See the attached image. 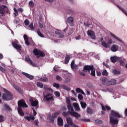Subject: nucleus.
Instances as JSON below:
<instances>
[{
  "label": "nucleus",
  "mask_w": 127,
  "mask_h": 127,
  "mask_svg": "<svg viewBox=\"0 0 127 127\" xmlns=\"http://www.w3.org/2000/svg\"><path fill=\"white\" fill-rule=\"evenodd\" d=\"M66 103L67 104V109L68 110V113L72 116V117H74L76 119H79V118H81V115L79 114V113L75 112L73 107L71 106V103L70 101V99L69 98H66Z\"/></svg>",
  "instance_id": "obj_1"
},
{
  "label": "nucleus",
  "mask_w": 127,
  "mask_h": 127,
  "mask_svg": "<svg viewBox=\"0 0 127 127\" xmlns=\"http://www.w3.org/2000/svg\"><path fill=\"white\" fill-rule=\"evenodd\" d=\"M83 71H85L86 72H89V73H90V71H91V76H93L94 77L96 76V71L93 65H85L83 68Z\"/></svg>",
  "instance_id": "obj_2"
},
{
  "label": "nucleus",
  "mask_w": 127,
  "mask_h": 127,
  "mask_svg": "<svg viewBox=\"0 0 127 127\" xmlns=\"http://www.w3.org/2000/svg\"><path fill=\"white\" fill-rule=\"evenodd\" d=\"M3 91L4 93H6V94H4L2 96L3 100H5V101H10V100L13 99L12 94L9 91H7L5 89H4Z\"/></svg>",
  "instance_id": "obj_3"
},
{
  "label": "nucleus",
  "mask_w": 127,
  "mask_h": 127,
  "mask_svg": "<svg viewBox=\"0 0 127 127\" xmlns=\"http://www.w3.org/2000/svg\"><path fill=\"white\" fill-rule=\"evenodd\" d=\"M12 45L14 48L18 50V51L21 50V46L18 44L17 40H15L14 41L12 42Z\"/></svg>",
  "instance_id": "obj_4"
},
{
  "label": "nucleus",
  "mask_w": 127,
  "mask_h": 127,
  "mask_svg": "<svg viewBox=\"0 0 127 127\" xmlns=\"http://www.w3.org/2000/svg\"><path fill=\"white\" fill-rule=\"evenodd\" d=\"M33 53L35 54V55H36V56H37V58H39L40 56L41 57H43V56L45 55L44 53L37 49L34 50Z\"/></svg>",
  "instance_id": "obj_5"
},
{
  "label": "nucleus",
  "mask_w": 127,
  "mask_h": 127,
  "mask_svg": "<svg viewBox=\"0 0 127 127\" xmlns=\"http://www.w3.org/2000/svg\"><path fill=\"white\" fill-rule=\"evenodd\" d=\"M18 108H28V106L25 103V101L23 100H21L18 101Z\"/></svg>",
  "instance_id": "obj_6"
},
{
  "label": "nucleus",
  "mask_w": 127,
  "mask_h": 127,
  "mask_svg": "<svg viewBox=\"0 0 127 127\" xmlns=\"http://www.w3.org/2000/svg\"><path fill=\"white\" fill-rule=\"evenodd\" d=\"M30 102L31 106L33 107H36L37 109H38V101L34 100V99L32 97L30 98Z\"/></svg>",
  "instance_id": "obj_7"
},
{
  "label": "nucleus",
  "mask_w": 127,
  "mask_h": 127,
  "mask_svg": "<svg viewBox=\"0 0 127 127\" xmlns=\"http://www.w3.org/2000/svg\"><path fill=\"white\" fill-rule=\"evenodd\" d=\"M87 35L90 37L91 39H96V35H95V32L94 31L89 30L87 31Z\"/></svg>",
  "instance_id": "obj_8"
},
{
  "label": "nucleus",
  "mask_w": 127,
  "mask_h": 127,
  "mask_svg": "<svg viewBox=\"0 0 127 127\" xmlns=\"http://www.w3.org/2000/svg\"><path fill=\"white\" fill-rule=\"evenodd\" d=\"M112 43H113V41L112 40H109L108 43H106L105 41L102 42L101 45L104 47H105V48H109V47H110V45L112 44Z\"/></svg>",
  "instance_id": "obj_9"
},
{
  "label": "nucleus",
  "mask_w": 127,
  "mask_h": 127,
  "mask_svg": "<svg viewBox=\"0 0 127 127\" xmlns=\"http://www.w3.org/2000/svg\"><path fill=\"white\" fill-rule=\"evenodd\" d=\"M6 8V6L5 5H0V16H3L4 15V10Z\"/></svg>",
  "instance_id": "obj_10"
},
{
  "label": "nucleus",
  "mask_w": 127,
  "mask_h": 127,
  "mask_svg": "<svg viewBox=\"0 0 127 127\" xmlns=\"http://www.w3.org/2000/svg\"><path fill=\"white\" fill-rule=\"evenodd\" d=\"M25 61H26V62H29V64L30 65H32V66H33V67H36V64L32 62V60H31V59H30V58H29V57H27L25 58Z\"/></svg>",
  "instance_id": "obj_11"
},
{
  "label": "nucleus",
  "mask_w": 127,
  "mask_h": 127,
  "mask_svg": "<svg viewBox=\"0 0 127 127\" xmlns=\"http://www.w3.org/2000/svg\"><path fill=\"white\" fill-rule=\"evenodd\" d=\"M110 123H111L112 125H116V124L119 123V120L117 119H114L112 116H110Z\"/></svg>",
  "instance_id": "obj_12"
},
{
  "label": "nucleus",
  "mask_w": 127,
  "mask_h": 127,
  "mask_svg": "<svg viewBox=\"0 0 127 127\" xmlns=\"http://www.w3.org/2000/svg\"><path fill=\"white\" fill-rule=\"evenodd\" d=\"M111 116H114L115 117H117V118H123V116L120 115L119 113L116 112L115 111H111Z\"/></svg>",
  "instance_id": "obj_13"
},
{
  "label": "nucleus",
  "mask_w": 127,
  "mask_h": 127,
  "mask_svg": "<svg viewBox=\"0 0 127 127\" xmlns=\"http://www.w3.org/2000/svg\"><path fill=\"white\" fill-rule=\"evenodd\" d=\"M70 66H71V69H74V70H77V69H78V66H77V65L75 64V61H72L71 63L70 64Z\"/></svg>",
  "instance_id": "obj_14"
},
{
  "label": "nucleus",
  "mask_w": 127,
  "mask_h": 127,
  "mask_svg": "<svg viewBox=\"0 0 127 127\" xmlns=\"http://www.w3.org/2000/svg\"><path fill=\"white\" fill-rule=\"evenodd\" d=\"M44 98L46 101H49V100H52V99H53V97L51 95V94L49 93L45 96Z\"/></svg>",
  "instance_id": "obj_15"
},
{
  "label": "nucleus",
  "mask_w": 127,
  "mask_h": 127,
  "mask_svg": "<svg viewBox=\"0 0 127 127\" xmlns=\"http://www.w3.org/2000/svg\"><path fill=\"white\" fill-rule=\"evenodd\" d=\"M22 74L26 76L27 78H28V79H29L30 80H33V79H34V77L29 74L25 72H23Z\"/></svg>",
  "instance_id": "obj_16"
},
{
  "label": "nucleus",
  "mask_w": 127,
  "mask_h": 127,
  "mask_svg": "<svg viewBox=\"0 0 127 127\" xmlns=\"http://www.w3.org/2000/svg\"><path fill=\"white\" fill-rule=\"evenodd\" d=\"M73 106L75 108V110L77 111H80V107L79 106V104L77 103H73Z\"/></svg>",
  "instance_id": "obj_17"
},
{
  "label": "nucleus",
  "mask_w": 127,
  "mask_h": 127,
  "mask_svg": "<svg viewBox=\"0 0 127 127\" xmlns=\"http://www.w3.org/2000/svg\"><path fill=\"white\" fill-rule=\"evenodd\" d=\"M58 125L61 127L63 126V119L61 117H59L58 118Z\"/></svg>",
  "instance_id": "obj_18"
},
{
  "label": "nucleus",
  "mask_w": 127,
  "mask_h": 127,
  "mask_svg": "<svg viewBox=\"0 0 127 127\" xmlns=\"http://www.w3.org/2000/svg\"><path fill=\"white\" fill-rule=\"evenodd\" d=\"M119 49V46L118 45H114L112 47H111V50L113 52H116L118 51Z\"/></svg>",
  "instance_id": "obj_19"
},
{
  "label": "nucleus",
  "mask_w": 127,
  "mask_h": 127,
  "mask_svg": "<svg viewBox=\"0 0 127 127\" xmlns=\"http://www.w3.org/2000/svg\"><path fill=\"white\" fill-rule=\"evenodd\" d=\"M116 83L117 80H116L115 79H112L111 80L108 81L107 85H108V86H110L111 85H115Z\"/></svg>",
  "instance_id": "obj_20"
},
{
  "label": "nucleus",
  "mask_w": 127,
  "mask_h": 127,
  "mask_svg": "<svg viewBox=\"0 0 127 127\" xmlns=\"http://www.w3.org/2000/svg\"><path fill=\"white\" fill-rule=\"evenodd\" d=\"M24 118L26 119L27 121H34L35 118H34V116H26L24 117Z\"/></svg>",
  "instance_id": "obj_21"
},
{
  "label": "nucleus",
  "mask_w": 127,
  "mask_h": 127,
  "mask_svg": "<svg viewBox=\"0 0 127 127\" xmlns=\"http://www.w3.org/2000/svg\"><path fill=\"white\" fill-rule=\"evenodd\" d=\"M60 114V112H57L54 114L53 116L52 117V119L50 118V120H51V122H54V119H55V118H57L58 115H59Z\"/></svg>",
  "instance_id": "obj_22"
},
{
  "label": "nucleus",
  "mask_w": 127,
  "mask_h": 127,
  "mask_svg": "<svg viewBox=\"0 0 127 127\" xmlns=\"http://www.w3.org/2000/svg\"><path fill=\"white\" fill-rule=\"evenodd\" d=\"M24 39L25 40V42L27 45H29L30 43L28 41V37H27V35L24 34L23 36Z\"/></svg>",
  "instance_id": "obj_23"
},
{
  "label": "nucleus",
  "mask_w": 127,
  "mask_h": 127,
  "mask_svg": "<svg viewBox=\"0 0 127 127\" xmlns=\"http://www.w3.org/2000/svg\"><path fill=\"white\" fill-rule=\"evenodd\" d=\"M18 113L20 114V116H22V117L24 116V113H23L21 107H18Z\"/></svg>",
  "instance_id": "obj_24"
},
{
  "label": "nucleus",
  "mask_w": 127,
  "mask_h": 127,
  "mask_svg": "<svg viewBox=\"0 0 127 127\" xmlns=\"http://www.w3.org/2000/svg\"><path fill=\"white\" fill-rule=\"evenodd\" d=\"M66 122L68 125L71 126L73 124V121H72V118L70 117L66 118Z\"/></svg>",
  "instance_id": "obj_25"
},
{
  "label": "nucleus",
  "mask_w": 127,
  "mask_h": 127,
  "mask_svg": "<svg viewBox=\"0 0 127 127\" xmlns=\"http://www.w3.org/2000/svg\"><path fill=\"white\" fill-rule=\"evenodd\" d=\"M119 59H120L117 57H112L111 58V62H112L113 63H115Z\"/></svg>",
  "instance_id": "obj_26"
},
{
  "label": "nucleus",
  "mask_w": 127,
  "mask_h": 127,
  "mask_svg": "<svg viewBox=\"0 0 127 127\" xmlns=\"http://www.w3.org/2000/svg\"><path fill=\"white\" fill-rule=\"evenodd\" d=\"M44 89L46 91H49V92H51L52 93H53V90L51 89V88L49 87L47 85H44Z\"/></svg>",
  "instance_id": "obj_27"
},
{
  "label": "nucleus",
  "mask_w": 127,
  "mask_h": 127,
  "mask_svg": "<svg viewBox=\"0 0 127 127\" xmlns=\"http://www.w3.org/2000/svg\"><path fill=\"white\" fill-rule=\"evenodd\" d=\"M80 105L81 106V108H82V109H85V108L87 107V104H86V103L84 102H80Z\"/></svg>",
  "instance_id": "obj_28"
},
{
  "label": "nucleus",
  "mask_w": 127,
  "mask_h": 127,
  "mask_svg": "<svg viewBox=\"0 0 127 127\" xmlns=\"http://www.w3.org/2000/svg\"><path fill=\"white\" fill-rule=\"evenodd\" d=\"M65 61L64 62L65 64H68L69 63V61L70 60V57L69 56H66L65 57Z\"/></svg>",
  "instance_id": "obj_29"
},
{
  "label": "nucleus",
  "mask_w": 127,
  "mask_h": 127,
  "mask_svg": "<svg viewBox=\"0 0 127 127\" xmlns=\"http://www.w3.org/2000/svg\"><path fill=\"white\" fill-rule=\"evenodd\" d=\"M102 83L103 85H105L106 84V83L107 82V84H108V79H107V78H105V77H103L102 79Z\"/></svg>",
  "instance_id": "obj_30"
},
{
  "label": "nucleus",
  "mask_w": 127,
  "mask_h": 127,
  "mask_svg": "<svg viewBox=\"0 0 127 127\" xmlns=\"http://www.w3.org/2000/svg\"><path fill=\"white\" fill-rule=\"evenodd\" d=\"M87 112L88 113V114L92 115V114H93V110L90 107H87Z\"/></svg>",
  "instance_id": "obj_31"
},
{
  "label": "nucleus",
  "mask_w": 127,
  "mask_h": 127,
  "mask_svg": "<svg viewBox=\"0 0 127 127\" xmlns=\"http://www.w3.org/2000/svg\"><path fill=\"white\" fill-rule=\"evenodd\" d=\"M37 33L39 35V36H40V37H44V35L41 33V32H40V30L39 29H38L37 30Z\"/></svg>",
  "instance_id": "obj_32"
},
{
  "label": "nucleus",
  "mask_w": 127,
  "mask_h": 127,
  "mask_svg": "<svg viewBox=\"0 0 127 127\" xmlns=\"http://www.w3.org/2000/svg\"><path fill=\"white\" fill-rule=\"evenodd\" d=\"M76 92L77 93H81V94H82V95H85V92H84V91L80 88H77Z\"/></svg>",
  "instance_id": "obj_33"
},
{
  "label": "nucleus",
  "mask_w": 127,
  "mask_h": 127,
  "mask_svg": "<svg viewBox=\"0 0 127 127\" xmlns=\"http://www.w3.org/2000/svg\"><path fill=\"white\" fill-rule=\"evenodd\" d=\"M73 20H74V19L72 17H69L67 18V21L68 23H72V22H73Z\"/></svg>",
  "instance_id": "obj_34"
},
{
  "label": "nucleus",
  "mask_w": 127,
  "mask_h": 127,
  "mask_svg": "<svg viewBox=\"0 0 127 127\" xmlns=\"http://www.w3.org/2000/svg\"><path fill=\"white\" fill-rule=\"evenodd\" d=\"M112 73H113L114 74V75H119L120 74V71H118L116 69H114L113 70H112Z\"/></svg>",
  "instance_id": "obj_35"
},
{
  "label": "nucleus",
  "mask_w": 127,
  "mask_h": 127,
  "mask_svg": "<svg viewBox=\"0 0 127 127\" xmlns=\"http://www.w3.org/2000/svg\"><path fill=\"white\" fill-rule=\"evenodd\" d=\"M102 75L103 76H108V71L106 69H104L102 71Z\"/></svg>",
  "instance_id": "obj_36"
},
{
  "label": "nucleus",
  "mask_w": 127,
  "mask_h": 127,
  "mask_svg": "<svg viewBox=\"0 0 127 127\" xmlns=\"http://www.w3.org/2000/svg\"><path fill=\"white\" fill-rule=\"evenodd\" d=\"M111 35L113 36V37H114V38H116V39H117L119 41H120V42H122V40H121L120 38H118L115 34L113 33H111Z\"/></svg>",
  "instance_id": "obj_37"
},
{
  "label": "nucleus",
  "mask_w": 127,
  "mask_h": 127,
  "mask_svg": "<svg viewBox=\"0 0 127 127\" xmlns=\"http://www.w3.org/2000/svg\"><path fill=\"white\" fill-rule=\"evenodd\" d=\"M37 87H39V88H43V84L41 83V82H37Z\"/></svg>",
  "instance_id": "obj_38"
},
{
  "label": "nucleus",
  "mask_w": 127,
  "mask_h": 127,
  "mask_svg": "<svg viewBox=\"0 0 127 127\" xmlns=\"http://www.w3.org/2000/svg\"><path fill=\"white\" fill-rule=\"evenodd\" d=\"M56 79L58 81H62V78H61L59 75H56Z\"/></svg>",
  "instance_id": "obj_39"
},
{
  "label": "nucleus",
  "mask_w": 127,
  "mask_h": 127,
  "mask_svg": "<svg viewBox=\"0 0 127 127\" xmlns=\"http://www.w3.org/2000/svg\"><path fill=\"white\" fill-rule=\"evenodd\" d=\"M119 7L121 9V10H122V11H123V12H124V13H125V14H126V15H127V11H126V10H125L122 7Z\"/></svg>",
  "instance_id": "obj_40"
},
{
  "label": "nucleus",
  "mask_w": 127,
  "mask_h": 127,
  "mask_svg": "<svg viewBox=\"0 0 127 127\" xmlns=\"http://www.w3.org/2000/svg\"><path fill=\"white\" fill-rule=\"evenodd\" d=\"M54 87H55V88H57V89L59 88V87H60V85L58 83H55L53 85Z\"/></svg>",
  "instance_id": "obj_41"
},
{
  "label": "nucleus",
  "mask_w": 127,
  "mask_h": 127,
  "mask_svg": "<svg viewBox=\"0 0 127 127\" xmlns=\"http://www.w3.org/2000/svg\"><path fill=\"white\" fill-rule=\"evenodd\" d=\"M40 81H41V82H47V81H48V79L47 78H40Z\"/></svg>",
  "instance_id": "obj_42"
},
{
  "label": "nucleus",
  "mask_w": 127,
  "mask_h": 127,
  "mask_svg": "<svg viewBox=\"0 0 127 127\" xmlns=\"http://www.w3.org/2000/svg\"><path fill=\"white\" fill-rule=\"evenodd\" d=\"M29 4L30 6H31V7H33V6H34V3L32 1H30V2H29Z\"/></svg>",
  "instance_id": "obj_43"
},
{
  "label": "nucleus",
  "mask_w": 127,
  "mask_h": 127,
  "mask_svg": "<svg viewBox=\"0 0 127 127\" xmlns=\"http://www.w3.org/2000/svg\"><path fill=\"white\" fill-rule=\"evenodd\" d=\"M96 124H103V121L100 120H95Z\"/></svg>",
  "instance_id": "obj_44"
},
{
  "label": "nucleus",
  "mask_w": 127,
  "mask_h": 127,
  "mask_svg": "<svg viewBox=\"0 0 127 127\" xmlns=\"http://www.w3.org/2000/svg\"><path fill=\"white\" fill-rule=\"evenodd\" d=\"M29 27L30 28V29H32V30H33V29H34V27H33V23H31V24H30Z\"/></svg>",
  "instance_id": "obj_45"
},
{
  "label": "nucleus",
  "mask_w": 127,
  "mask_h": 127,
  "mask_svg": "<svg viewBox=\"0 0 127 127\" xmlns=\"http://www.w3.org/2000/svg\"><path fill=\"white\" fill-rule=\"evenodd\" d=\"M25 25H28L29 24V20L26 19L24 21Z\"/></svg>",
  "instance_id": "obj_46"
},
{
  "label": "nucleus",
  "mask_w": 127,
  "mask_h": 127,
  "mask_svg": "<svg viewBox=\"0 0 127 127\" xmlns=\"http://www.w3.org/2000/svg\"><path fill=\"white\" fill-rule=\"evenodd\" d=\"M78 98L79 99V100H83V95H82L81 94H79L78 95Z\"/></svg>",
  "instance_id": "obj_47"
},
{
  "label": "nucleus",
  "mask_w": 127,
  "mask_h": 127,
  "mask_svg": "<svg viewBox=\"0 0 127 127\" xmlns=\"http://www.w3.org/2000/svg\"><path fill=\"white\" fill-rule=\"evenodd\" d=\"M54 94L56 97H60V93L58 92V91L55 92Z\"/></svg>",
  "instance_id": "obj_48"
},
{
  "label": "nucleus",
  "mask_w": 127,
  "mask_h": 127,
  "mask_svg": "<svg viewBox=\"0 0 127 127\" xmlns=\"http://www.w3.org/2000/svg\"><path fill=\"white\" fill-rule=\"evenodd\" d=\"M58 66H57V65H56L54 67V71H55V72H58Z\"/></svg>",
  "instance_id": "obj_49"
},
{
  "label": "nucleus",
  "mask_w": 127,
  "mask_h": 127,
  "mask_svg": "<svg viewBox=\"0 0 127 127\" xmlns=\"http://www.w3.org/2000/svg\"><path fill=\"white\" fill-rule=\"evenodd\" d=\"M3 122V116L0 115V123Z\"/></svg>",
  "instance_id": "obj_50"
},
{
  "label": "nucleus",
  "mask_w": 127,
  "mask_h": 127,
  "mask_svg": "<svg viewBox=\"0 0 127 127\" xmlns=\"http://www.w3.org/2000/svg\"><path fill=\"white\" fill-rule=\"evenodd\" d=\"M119 62L120 63V64L122 65V66H124L125 65V62L122 60H119Z\"/></svg>",
  "instance_id": "obj_51"
},
{
  "label": "nucleus",
  "mask_w": 127,
  "mask_h": 127,
  "mask_svg": "<svg viewBox=\"0 0 127 127\" xmlns=\"http://www.w3.org/2000/svg\"><path fill=\"white\" fill-rule=\"evenodd\" d=\"M0 71H1V72H5V69H4V68H3L2 67L0 66Z\"/></svg>",
  "instance_id": "obj_52"
},
{
  "label": "nucleus",
  "mask_w": 127,
  "mask_h": 127,
  "mask_svg": "<svg viewBox=\"0 0 127 127\" xmlns=\"http://www.w3.org/2000/svg\"><path fill=\"white\" fill-rule=\"evenodd\" d=\"M105 108L107 110V111H111V107H110L108 106H106Z\"/></svg>",
  "instance_id": "obj_53"
},
{
  "label": "nucleus",
  "mask_w": 127,
  "mask_h": 127,
  "mask_svg": "<svg viewBox=\"0 0 127 127\" xmlns=\"http://www.w3.org/2000/svg\"><path fill=\"white\" fill-rule=\"evenodd\" d=\"M32 110L33 111V115H34V116H36L37 113L35 111V110H34V109H33V108H32Z\"/></svg>",
  "instance_id": "obj_54"
},
{
  "label": "nucleus",
  "mask_w": 127,
  "mask_h": 127,
  "mask_svg": "<svg viewBox=\"0 0 127 127\" xmlns=\"http://www.w3.org/2000/svg\"><path fill=\"white\" fill-rule=\"evenodd\" d=\"M70 126H72V127H79L78 126H77V125H76V124L73 123Z\"/></svg>",
  "instance_id": "obj_55"
},
{
  "label": "nucleus",
  "mask_w": 127,
  "mask_h": 127,
  "mask_svg": "<svg viewBox=\"0 0 127 127\" xmlns=\"http://www.w3.org/2000/svg\"><path fill=\"white\" fill-rule=\"evenodd\" d=\"M70 80L71 79L69 78H66L65 80V82L67 83V82H70Z\"/></svg>",
  "instance_id": "obj_56"
},
{
  "label": "nucleus",
  "mask_w": 127,
  "mask_h": 127,
  "mask_svg": "<svg viewBox=\"0 0 127 127\" xmlns=\"http://www.w3.org/2000/svg\"><path fill=\"white\" fill-rule=\"evenodd\" d=\"M18 11H19V12H22V11H23V10L21 8H19L18 9Z\"/></svg>",
  "instance_id": "obj_57"
},
{
  "label": "nucleus",
  "mask_w": 127,
  "mask_h": 127,
  "mask_svg": "<svg viewBox=\"0 0 127 127\" xmlns=\"http://www.w3.org/2000/svg\"><path fill=\"white\" fill-rule=\"evenodd\" d=\"M102 109L103 111H106V108H105V106H104V105H102Z\"/></svg>",
  "instance_id": "obj_58"
},
{
  "label": "nucleus",
  "mask_w": 127,
  "mask_h": 127,
  "mask_svg": "<svg viewBox=\"0 0 127 127\" xmlns=\"http://www.w3.org/2000/svg\"><path fill=\"white\" fill-rule=\"evenodd\" d=\"M103 65L104 66H105V67H106L107 68H109V65H108L107 64L104 63Z\"/></svg>",
  "instance_id": "obj_59"
},
{
  "label": "nucleus",
  "mask_w": 127,
  "mask_h": 127,
  "mask_svg": "<svg viewBox=\"0 0 127 127\" xmlns=\"http://www.w3.org/2000/svg\"><path fill=\"white\" fill-rule=\"evenodd\" d=\"M14 15H15V16H17L18 15V11L14 12Z\"/></svg>",
  "instance_id": "obj_60"
},
{
  "label": "nucleus",
  "mask_w": 127,
  "mask_h": 127,
  "mask_svg": "<svg viewBox=\"0 0 127 127\" xmlns=\"http://www.w3.org/2000/svg\"><path fill=\"white\" fill-rule=\"evenodd\" d=\"M97 76H101V72L97 71Z\"/></svg>",
  "instance_id": "obj_61"
},
{
  "label": "nucleus",
  "mask_w": 127,
  "mask_h": 127,
  "mask_svg": "<svg viewBox=\"0 0 127 127\" xmlns=\"http://www.w3.org/2000/svg\"><path fill=\"white\" fill-rule=\"evenodd\" d=\"M3 58V55L0 53V60L2 59Z\"/></svg>",
  "instance_id": "obj_62"
},
{
  "label": "nucleus",
  "mask_w": 127,
  "mask_h": 127,
  "mask_svg": "<svg viewBox=\"0 0 127 127\" xmlns=\"http://www.w3.org/2000/svg\"><path fill=\"white\" fill-rule=\"evenodd\" d=\"M64 127H70V126H69V125H68V124H65V125H64Z\"/></svg>",
  "instance_id": "obj_63"
},
{
  "label": "nucleus",
  "mask_w": 127,
  "mask_h": 127,
  "mask_svg": "<svg viewBox=\"0 0 127 127\" xmlns=\"http://www.w3.org/2000/svg\"><path fill=\"white\" fill-rule=\"evenodd\" d=\"M125 115L127 116V108L125 110Z\"/></svg>",
  "instance_id": "obj_64"
}]
</instances>
